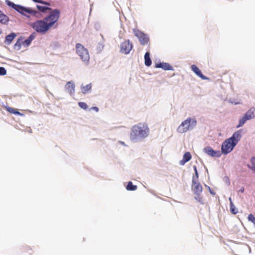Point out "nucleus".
Listing matches in <instances>:
<instances>
[{
  "label": "nucleus",
  "instance_id": "nucleus-14",
  "mask_svg": "<svg viewBox=\"0 0 255 255\" xmlns=\"http://www.w3.org/2000/svg\"><path fill=\"white\" fill-rule=\"evenodd\" d=\"M191 70L202 80H209V78L204 75L201 71L195 65H192L191 67Z\"/></svg>",
  "mask_w": 255,
  "mask_h": 255
},
{
  "label": "nucleus",
  "instance_id": "nucleus-33",
  "mask_svg": "<svg viewBox=\"0 0 255 255\" xmlns=\"http://www.w3.org/2000/svg\"><path fill=\"white\" fill-rule=\"evenodd\" d=\"M248 221L252 222L255 227V217H254V215L252 214H250L249 215L248 217Z\"/></svg>",
  "mask_w": 255,
  "mask_h": 255
},
{
  "label": "nucleus",
  "instance_id": "nucleus-3",
  "mask_svg": "<svg viewBox=\"0 0 255 255\" xmlns=\"http://www.w3.org/2000/svg\"><path fill=\"white\" fill-rule=\"evenodd\" d=\"M197 121L195 117H188L181 122L177 128L176 131L179 133H183L193 130L196 126Z\"/></svg>",
  "mask_w": 255,
  "mask_h": 255
},
{
  "label": "nucleus",
  "instance_id": "nucleus-30",
  "mask_svg": "<svg viewBox=\"0 0 255 255\" xmlns=\"http://www.w3.org/2000/svg\"><path fill=\"white\" fill-rule=\"evenodd\" d=\"M7 111L9 112L10 113H12L15 115H23L22 114L20 113L19 112L16 111L15 109L11 108V107H8L7 108Z\"/></svg>",
  "mask_w": 255,
  "mask_h": 255
},
{
  "label": "nucleus",
  "instance_id": "nucleus-29",
  "mask_svg": "<svg viewBox=\"0 0 255 255\" xmlns=\"http://www.w3.org/2000/svg\"><path fill=\"white\" fill-rule=\"evenodd\" d=\"M251 163L252 165H248V167L253 171H255V156H253L251 158Z\"/></svg>",
  "mask_w": 255,
  "mask_h": 255
},
{
  "label": "nucleus",
  "instance_id": "nucleus-31",
  "mask_svg": "<svg viewBox=\"0 0 255 255\" xmlns=\"http://www.w3.org/2000/svg\"><path fill=\"white\" fill-rule=\"evenodd\" d=\"M195 196L194 197V199L200 203L201 204H204V202L203 199V198L200 196V194H195Z\"/></svg>",
  "mask_w": 255,
  "mask_h": 255
},
{
  "label": "nucleus",
  "instance_id": "nucleus-24",
  "mask_svg": "<svg viewBox=\"0 0 255 255\" xmlns=\"http://www.w3.org/2000/svg\"><path fill=\"white\" fill-rule=\"evenodd\" d=\"M23 37L22 36H20L17 40L16 43L14 44L13 46L14 49L19 50L20 49L21 47V45L22 44V42L21 41L23 39Z\"/></svg>",
  "mask_w": 255,
  "mask_h": 255
},
{
  "label": "nucleus",
  "instance_id": "nucleus-20",
  "mask_svg": "<svg viewBox=\"0 0 255 255\" xmlns=\"http://www.w3.org/2000/svg\"><path fill=\"white\" fill-rule=\"evenodd\" d=\"M144 58L145 65L147 67L151 66L152 64V61L150 57V53L148 51L145 52Z\"/></svg>",
  "mask_w": 255,
  "mask_h": 255
},
{
  "label": "nucleus",
  "instance_id": "nucleus-7",
  "mask_svg": "<svg viewBox=\"0 0 255 255\" xmlns=\"http://www.w3.org/2000/svg\"><path fill=\"white\" fill-rule=\"evenodd\" d=\"M50 13L47 15L44 19L47 22L49 21L48 23L52 26L58 20L60 11L58 9L55 8L50 10Z\"/></svg>",
  "mask_w": 255,
  "mask_h": 255
},
{
  "label": "nucleus",
  "instance_id": "nucleus-6",
  "mask_svg": "<svg viewBox=\"0 0 255 255\" xmlns=\"http://www.w3.org/2000/svg\"><path fill=\"white\" fill-rule=\"evenodd\" d=\"M5 2L8 6L15 10L21 15L25 16L27 18H30V15L26 14L28 13L29 7L15 4L9 0H5Z\"/></svg>",
  "mask_w": 255,
  "mask_h": 255
},
{
  "label": "nucleus",
  "instance_id": "nucleus-41",
  "mask_svg": "<svg viewBox=\"0 0 255 255\" xmlns=\"http://www.w3.org/2000/svg\"><path fill=\"white\" fill-rule=\"evenodd\" d=\"M32 0L35 2L38 3H40V2L41 1V0Z\"/></svg>",
  "mask_w": 255,
  "mask_h": 255
},
{
  "label": "nucleus",
  "instance_id": "nucleus-10",
  "mask_svg": "<svg viewBox=\"0 0 255 255\" xmlns=\"http://www.w3.org/2000/svg\"><path fill=\"white\" fill-rule=\"evenodd\" d=\"M204 152L208 155L213 157H220L222 153L220 150H215L211 147L208 146L203 149Z\"/></svg>",
  "mask_w": 255,
  "mask_h": 255
},
{
  "label": "nucleus",
  "instance_id": "nucleus-12",
  "mask_svg": "<svg viewBox=\"0 0 255 255\" xmlns=\"http://www.w3.org/2000/svg\"><path fill=\"white\" fill-rule=\"evenodd\" d=\"M155 68H161L165 71H174V68L172 66H171L169 63L166 62H159L155 64Z\"/></svg>",
  "mask_w": 255,
  "mask_h": 255
},
{
  "label": "nucleus",
  "instance_id": "nucleus-2",
  "mask_svg": "<svg viewBox=\"0 0 255 255\" xmlns=\"http://www.w3.org/2000/svg\"><path fill=\"white\" fill-rule=\"evenodd\" d=\"M242 129L236 131L222 143L221 152L222 153L227 155L233 151L242 137Z\"/></svg>",
  "mask_w": 255,
  "mask_h": 255
},
{
  "label": "nucleus",
  "instance_id": "nucleus-25",
  "mask_svg": "<svg viewBox=\"0 0 255 255\" xmlns=\"http://www.w3.org/2000/svg\"><path fill=\"white\" fill-rule=\"evenodd\" d=\"M137 189V186L132 184L131 181H129L126 187V189L128 191H135Z\"/></svg>",
  "mask_w": 255,
  "mask_h": 255
},
{
  "label": "nucleus",
  "instance_id": "nucleus-21",
  "mask_svg": "<svg viewBox=\"0 0 255 255\" xmlns=\"http://www.w3.org/2000/svg\"><path fill=\"white\" fill-rule=\"evenodd\" d=\"M28 14H31L32 16L37 18H40L42 16L41 14L38 11V10L33 9L29 7L28 9Z\"/></svg>",
  "mask_w": 255,
  "mask_h": 255
},
{
  "label": "nucleus",
  "instance_id": "nucleus-38",
  "mask_svg": "<svg viewBox=\"0 0 255 255\" xmlns=\"http://www.w3.org/2000/svg\"><path fill=\"white\" fill-rule=\"evenodd\" d=\"M40 3L43 4H44L46 5H48V6L50 5V4L49 2L43 1L42 0H41Z\"/></svg>",
  "mask_w": 255,
  "mask_h": 255
},
{
  "label": "nucleus",
  "instance_id": "nucleus-40",
  "mask_svg": "<svg viewBox=\"0 0 255 255\" xmlns=\"http://www.w3.org/2000/svg\"><path fill=\"white\" fill-rule=\"evenodd\" d=\"M244 187H242L238 191V193H239L240 192L241 193H244Z\"/></svg>",
  "mask_w": 255,
  "mask_h": 255
},
{
  "label": "nucleus",
  "instance_id": "nucleus-8",
  "mask_svg": "<svg viewBox=\"0 0 255 255\" xmlns=\"http://www.w3.org/2000/svg\"><path fill=\"white\" fill-rule=\"evenodd\" d=\"M133 32L134 35L138 39L141 45H144L148 43L149 40V37L148 34L144 33L138 29H134Z\"/></svg>",
  "mask_w": 255,
  "mask_h": 255
},
{
  "label": "nucleus",
  "instance_id": "nucleus-43",
  "mask_svg": "<svg viewBox=\"0 0 255 255\" xmlns=\"http://www.w3.org/2000/svg\"><path fill=\"white\" fill-rule=\"evenodd\" d=\"M229 200L230 201V203H231V202H232V199L231 197L229 198Z\"/></svg>",
  "mask_w": 255,
  "mask_h": 255
},
{
  "label": "nucleus",
  "instance_id": "nucleus-27",
  "mask_svg": "<svg viewBox=\"0 0 255 255\" xmlns=\"http://www.w3.org/2000/svg\"><path fill=\"white\" fill-rule=\"evenodd\" d=\"M247 121H248V120H247V119L246 118V117L244 115V116L241 119H240L239 120V123L237 125L236 128H240L242 127L245 124V123Z\"/></svg>",
  "mask_w": 255,
  "mask_h": 255
},
{
  "label": "nucleus",
  "instance_id": "nucleus-22",
  "mask_svg": "<svg viewBox=\"0 0 255 255\" xmlns=\"http://www.w3.org/2000/svg\"><path fill=\"white\" fill-rule=\"evenodd\" d=\"M36 7L38 11L41 13H46L47 11L52 10V8L50 7L46 6H41L39 5H36Z\"/></svg>",
  "mask_w": 255,
  "mask_h": 255
},
{
  "label": "nucleus",
  "instance_id": "nucleus-18",
  "mask_svg": "<svg viewBox=\"0 0 255 255\" xmlns=\"http://www.w3.org/2000/svg\"><path fill=\"white\" fill-rule=\"evenodd\" d=\"M191 158L192 156L189 152H185L183 155V159L179 162L180 165H184L186 162H188Z\"/></svg>",
  "mask_w": 255,
  "mask_h": 255
},
{
  "label": "nucleus",
  "instance_id": "nucleus-13",
  "mask_svg": "<svg viewBox=\"0 0 255 255\" xmlns=\"http://www.w3.org/2000/svg\"><path fill=\"white\" fill-rule=\"evenodd\" d=\"M192 190L195 194H201L203 191V187L200 182L198 181H194L192 182Z\"/></svg>",
  "mask_w": 255,
  "mask_h": 255
},
{
  "label": "nucleus",
  "instance_id": "nucleus-1",
  "mask_svg": "<svg viewBox=\"0 0 255 255\" xmlns=\"http://www.w3.org/2000/svg\"><path fill=\"white\" fill-rule=\"evenodd\" d=\"M149 134V129L145 123H140L134 125L131 129L130 139L131 141L136 142L146 138Z\"/></svg>",
  "mask_w": 255,
  "mask_h": 255
},
{
  "label": "nucleus",
  "instance_id": "nucleus-9",
  "mask_svg": "<svg viewBox=\"0 0 255 255\" xmlns=\"http://www.w3.org/2000/svg\"><path fill=\"white\" fill-rule=\"evenodd\" d=\"M133 45L129 39L126 40L122 42L120 45V52L125 54H128L131 49Z\"/></svg>",
  "mask_w": 255,
  "mask_h": 255
},
{
  "label": "nucleus",
  "instance_id": "nucleus-11",
  "mask_svg": "<svg viewBox=\"0 0 255 255\" xmlns=\"http://www.w3.org/2000/svg\"><path fill=\"white\" fill-rule=\"evenodd\" d=\"M65 89L70 96H74L75 92V84L73 81L67 82L65 85Z\"/></svg>",
  "mask_w": 255,
  "mask_h": 255
},
{
  "label": "nucleus",
  "instance_id": "nucleus-17",
  "mask_svg": "<svg viewBox=\"0 0 255 255\" xmlns=\"http://www.w3.org/2000/svg\"><path fill=\"white\" fill-rule=\"evenodd\" d=\"M35 33L33 32L26 39L22 41V45L24 46V47H28L30 45L32 41L35 38Z\"/></svg>",
  "mask_w": 255,
  "mask_h": 255
},
{
  "label": "nucleus",
  "instance_id": "nucleus-36",
  "mask_svg": "<svg viewBox=\"0 0 255 255\" xmlns=\"http://www.w3.org/2000/svg\"><path fill=\"white\" fill-rule=\"evenodd\" d=\"M94 28L97 30H99L100 28H101V26H100V24L99 22H96L94 24Z\"/></svg>",
  "mask_w": 255,
  "mask_h": 255
},
{
  "label": "nucleus",
  "instance_id": "nucleus-42",
  "mask_svg": "<svg viewBox=\"0 0 255 255\" xmlns=\"http://www.w3.org/2000/svg\"><path fill=\"white\" fill-rule=\"evenodd\" d=\"M120 142H121V143L122 144H123V145H126V144H125V142H123V141H121Z\"/></svg>",
  "mask_w": 255,
  "mask_h": 255
},
{
  "label": "nucleus",
  "instance_id": "nucleus-23",
  "mask_svg": "<svg viewBox=\"0 0 255 255\" xmlns=\"http://www.w3.org/2000/svg\"><path fill=\"white\" fill-rule=\"evenodd\" d=\"M92 89V84L91 83L87 84V85L83 86H81V92L84 94H86V93H88L89 92H90Z\"/></svg>",
  "mask_w": 255,
  "mask_h": 255
},
{
  "label": "nucleus",
  "instance_id": "nucleus-28",
  "mask_svg": "<svg viewBox=\"0 0 255 255\" xmlns=\"http://www.w3.org/2000/svg\"><path fill=\"white\" fill-rule=\"evenodd\" d=\"M230 211L234 215L237 214L238 213V209L236 208L233 202H231L230 203Z\"/></svg>",
  "mask_w": 255,
  "mask_h": 255
},
{
  "label": "nucleus",
  "instance_id": "nucleus-39",
  "mask_svg": "<svg viewBox=\"0 0 255 255\" xmlns=\"http://www.w3.org/2000/svg\"><path fill=\"white\" fill-rule=\"evenodd\" d=\"M94 110L96 112H98L99 111V109L97 107H92V108H91L90 109V110Z\"/></svg>",
  "mask_w": 255,
  "mask_h": 255
},
{
  "label": "nucleus",
  "instance_id": "nucleus-19",
  "mask_svg": "<svg viewBox=\"0 0 255 255\" xmlns=\"http://www.w3.org/2000/svg\"><path fill=\"white\" fill-rule=\"evenodd\" d=\"M9 21V17L1 10H0V23L4 25L8 24Z\"/></svg>",
  "mask_w": 255,
  "mask_h": 255
},
{
  "label": "nucleus",
  "instance_id": "nucleus-34",
  "mask_svg": "<svg viewBox=\"0 0 255 255\" xmlns=\"http://www.w3.org/2000/svg\"><path fill=\"white\" fill-rule=\"evenodd\" d=\"M6 74V70L4 67H0V76H4Z\"/></svg>",
  "mask_w": 255,
  "mask_h": 255
},
{
  "label": "nucleus",
  "instance_id": "nucleus-15",
  "mask_svg": "<svg viewBox=\"0 0 255 255\" xmlns=\"http://www.w3.org/2000/svg\"><path fill=\"white\" fill-rule=\"evenodd\" d=\"M248 121L255 118V107H252L244 115Z\"/></svg>",
  "mask_w": 255,
  "mask_h": 255
},
{
  "label": "nucleus",
  "instance_id": "nucleus-4",
  "mask_svg": "<svg viewBox=\"0 0 255 255\" xmlns=\"http://www.w3.org/2000/svg\"><path fill=\"white\" fill-rule=\"evenodd\" d=\"M29 25L37 32L44 34L52 27L44 19L37 20L34 22L30 23Z\"/></svg>",
  "mask_w": 255,
  "mask_h": 255
},
{
  "label": "nucleus",
  "instance_id": "nucleus-44",
  "mask_svg": "<svg viewBox=\"0 0 255 255\" xmlns=\"http://www.w3.org/2000/svg\"><path fill=\"white\" fill-rule=\"evenodd\" d=\"M2 33V31L0 29V35Z\"/></svg>",
  "mask_w": 255,
  "mask_h": 255
},
{
  "label": "nucleus",
  "instance_id": "nucleus-35",
  "mask_svg": "<svg viewBox=\"0 0 255 255\" xmlns=\"http://www.w3.org/2000/svg\"><path fill=\"white\" fill-rule=\"evenodd\" d=\"M104 44L103 43H101L100 42L99 44H98V46L97 47V49L100 51H101L103 48H104Z\"/></svg>",
  "mask_w": 255,
  "mask_h": 255
},
{
  "label": "nucleus",
  "instance_id": "nucleus-32",
  "mask_svg": "<svg viewBox=\"0 0 255 255\" xmlns=\"http://www.w3.org/2000/svg\"><path fill=\"white\" fill-rule=\"evenodd\" d=\"M78 105L79 107L84 110H87L88 109L87 104L85 102H80L78 103Z\"/></svg>",
  "mask_w": 255,
  "mask_h": 255
},
{
  "label": "nucleus",
  "instance_id": "nucleus-37",
  "mask_svg": "<svg viewBox=\"0 0 255 255\" xmlns=\"http://www.w3.org/2000/svg\"><path fill=\"white\" fill-rule=\"evenodd\" d=\"M206 187L208 188V189L211 194H212L213 195H215L216 194L215 192H214L213 190H212L209 186L206 185Z\"/></svg>",
  "mask_w": 255,
  "mask_h": 255
},
{
  "label": "nucleus",
  "instance_id": "nucleus-16",
  "mask_svg": "<svg viewBox=\"0 0 255 255\" xmlns=\"http://www.w3.org/2000/svg\"><path fill=\"white\" fill-rule=\"evenodd\" d=\"M16 36L17 34L16 33L13 32H11L5 36L4 43L7 45H9Z\"/></svg>",
  "mask_w": 255,
  "mask_h": 255
},
{
  "label": "nucleus",
  "instance_id": "nucleus-26",
  "mask_svg": "<svg viewBox=\"0 0 255 255\" xmlns=\"http://www.w3.org/2000/svg\"><path fill=\"white\" fill-rule=\"evenodd\" d=\"M193 169L195 171V175L193 176L192 179V182H194V181H198L199 178V174L198 172L197 168L196 165L193 166Z\"/></svg>",
  "mask_w": 255,
  "mask_h": 255
},
{
  "label": "nucleus",
  "instance_id": "nucleus-5",
  "mask_svg": "<svg viewBox=\"0 0 255 255\" xmlns=\"http://www.w3.org/2000/svg\"><path fill=\"white\" fill-rule=\"evenodd\" d=\"M75 48L76 53L79 56L81 59L86 65H88L90 60L88 50L80 43H77Z\"/></svg>",
  "mask_w": 255,
  "mask_h": 255
}]
</instances>
